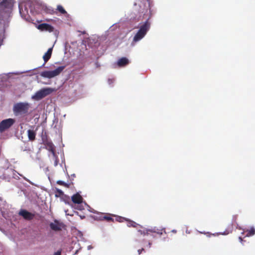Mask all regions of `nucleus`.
I'll return each instance as SVG.
<instances>
[{
  "instance_id": "nucleus-27",
  "label": "nucleus",
  "mask_w": 255,
  "mask_h": 255,
  "mask_svg": "<svg viewBox=\"0 0 255 255\" xmlns=\"http://www.w3.org/2000/svg\"><path fill=\"white\" fill-rule=\"evenodd\" d=\"M61 252L60 251H58L54 253V255H61Z\"/></svg>"
},
{
  "instance_id": "nucleus-19",
  "label": "nucleus",
  "mask_w": 255,
  "mask_h": 255,
  "mask_svg": "<svg viewBox=\"0 0 255 255\" xmlns=\"http://www.w3.org/2000/svg\"><path fill=\"white\" fill-rule=\"evenodd\" d=\"M41 139H42V142L49 139L48 138V136L47 132L44 130H42V132L41 133Z\"/></svg>"
},
{
  "instance_id": "nucleus-30",
  "label": "nucleus",
  "mask_w": 255,
  "mask_h": 255,
  "mask_svg": "<svg viewBox=\"0 0 255 255\" xmlns=\"http://www.w3.org/2000/svg\"><path fill=\"white\" fill-rule=\"evenodd\" d=\"M172 232L175 233H176V230H173L172 231Z\"/></svg>"
},
{
  "instance_id": "nucleus-21",
  "label": "nucleus",
  "mask_w": 255,
  "mask_h": 255,
  "mask_svg": "<svg viewBox=\"0 0 255 255\" xmlns=\"http://www.w3.org/2000/svg\"><path fill=\"white\" fill-rule=\"evenodd\" d=\"M57 10L61 14H66L67 12L63 8V7L61 5H58L57 6Z\"/></svg>"
},
{
  "instance_id": "nucleus-3",
  "label": "nucleus",
  "mask_w": 255,
  "mask_h": 255,
  "mask_svg": "<svg viewBox=\"0 0 255 255\" xmlns=\"http://www.w3.org/2000/svg\"><path fill=\"white\" fill-rule=\"evenodd\" d=\"M150 27V23L147 19L139 26V30L133 38L132 42H136L142 39L149 30Z\"/></svg>"
},
{
  "instance_id": "nucleus-12",
  "label": "nucleus",
  "mask_w": 255,
  "mask_h": 255,
  "mask_svg": "<svg viewBox=\"0 0 255 255\" xmlns=\"http://www.w3.org/2000/svg\"><path fill=\"white\" fill-rule=\"evenodd\" d=\"M149 232L155 233H156V234L159 235L160 236L162 235L163 234V233H164L165 234H166V233L165 232V229L164 228H162V229H159L156 228V227H154V228H151V229H146V233L148 234Z\"/></svg>"
},
{
  "instance_id": "nucleus-17",
  "label": "nucleus",
  "mask_w": 255,
  "mask_h": 255,
  "mask_svg": "<svg viewBox=\"0 0 255 255\" xmlns=\"http://www.w3.org/2000/svg\"><path fill=\"white\" fill-rule=\"evenodd\" d=\"M125 220L128 222L127 226L128 227H133L137 229L138 228V227H139L140 228H142V227L140 225L138 224L133 221L128 219H125Z\"/></svg>"
},
{
  "instance_id": "nucleus-6",
  "label": "nucleus",
  "mask_w": 255,
  "mask_h": 255,
  "mask_svg": "<svg viewBox=\"0 0 255 255\" xmlns=\"http://www.w3.org/2000/svg\"><path fill=\"white\" fill-rule=\"evenodd\" d=\"M15 122V120L11 118L2 120L0 122V132L2 133L9 128Z\"/></svg>"
},
{
  "instance_id": "nucleus-14",
  "label": "nucleus",
  "mask_w": 255,
  "mask_h": 255,
  "mask_svg": "<svg viewBox=\"0 0 255 255\" xmlns=\"http://www.w3.org/2000/svg\"><path fill=\"white\" fill-rule=\"evenodd\" d=\"M19 12L21 16V17L26 20H28L29 19V15L28 12V9L26 7H24V10H23L22 7L21 5L19 6Z\"/></svg>"
},
{
  "instance_id": "nucleus-18",
  "label": "nucleus",
  "mask_w": 255,
  "mask_h": 255,
  "mask_svg": "<svg viewBox=\"0 0 255 255\" xmlns=\"http://www.w3.org/2000/svg\"><path fill=\"white\" fill-rule=\"evenodd\" d=\"M27 135L29 140L33 141L35 139L36 133L34 130L28 129L27 130Z\"/></svg>"
},
{
  "instance_id": "nucleus-2",
  "label": "nucleus",
  "mask_w": 255,
  "mask_h": 255,
  "mask_svg": "<svg viewBox=\"0 0 255 255\" xmlns=\"http://www.w3.org/2000/svg\"><path fill=\"white\" fill-rule=\"evenodd\" d=\"M30 104L27 102H19L15 104L13 107V112L16 116L25 115L28 113Z\"/></svg>"
},
{
  "instance_id": "nucleus-29",
  "label": "nucleus",
  "mask_w": 255,
  "mask_h": 255,
  "mask_svg": "<svg viewBox=\"0 0 255 255\" xmlns=\"http://www.w3.org/2000/svg\"><path fill=\"white\" fill-rule=\"evenodd\" d=\"M239 240L240 241V242H242L243 241V239H242V237H239Z\"/></svg>"
},
{
  "instance_id": "nucleus-11",
  "label": "nucleus",
  "mask_w": 255,
  "mask_h": 255,
  "mask_svg": "<svg viewBox=\"0 0 255 255\" xmlns=\"http://www.w3.org/2000/svg\"><path fill=\"white\" fill-rule=\"evenodd\" d=\"M42 143L46 146V148L47 150L51 152L53 154H55L54 146L50 139L43 141Z\"/></svg>"
},
{
  "instance_id": "nucleus-26",
  "label": "nucleus",
  "mask_w": 255,
  "mask_h": 255,
  "mask_svg": "<svg viewBox=\"0 0 255 255\" xmlns=\"http://www.w3.org/2000/svg\"><path fill=\"white\" fill-rule=\"evenodd\" d=\"M143 1H145V0H136V2L135 3V5H136L138 4L140 6H141L140 2H141Z\"/></svg>"
},
{
  "instance_id": "nucleus-24",
  "label": "nucleus",
  "mask_w": 255,
  "mask_h": 255,
  "mask_svg": "<svg viewBox=\"0 0 255 255\" xmlns=\"http://www.w3.org/2000/svg\"><path fill=\"white\" fill-rule=\"evenodd\" d=\"M57 184L60 185H62L66 187H69V185L66 183H65L64 181L61 180H58L57 181Z\"/></svg>"
},
{
  "instance_id": "nucleus-32",
  "label": "nucleus",
  "mask_w": 255,
  "mask_h": 255,
  "mask_svg": "<svg viewBox=\"0 0 255 255\" xmlns=\"http://www.w3.org/2000/svg\"><path fill=\"white\" fill-rule=\"evenodd\" d=\"M144 1H143L141 2V3H142L143 4V5H145V3H143V2H144Z\"/></svg>"
},
{
  "instance_id": "nucleus-9",
  "label": "nucleus",
  "mask_w": 255,
  "mask_h": 255,
  "mask_svg": "<svg viewBox=\"0 0 255 255\" xmlns=\"http://www.w3.org/2000/svg\"><path fill=\"white\" fill-rule=\"evenodd\" d=\"M19 215L21 216L24 219L28 221L32 220L35 214L31 213L25 210H21L19 212Z\"/></svg>"
},
{
  "instance_id": "nucleus-1",
  "label": "nucleus",
  "mask_w": 255,
  "mask_h": 255,
  "mask_svg": "<svg viewBox=\"0 0 255 255\" xmlns=\"http://www.w3.org/2000/svg\"><path fill=\"white\" fill-rule=\"evenodd\" d=\"M14 0H0V46L5 38V29L9 26Z\"/></svg>"
},
{
  "instance_id": "nucleus-8",
  "label": "nucleus",
  "mask_w": 255,
  "mask_h": 255,
  "mask_svg": "<svg viewBox=\"0 0 255 255\" xmlns=\"http://www.w3.org/2000/svg\"><path fill=\"white\" fill-rule=\"evenodd\" d=\"M49 226L52 230L55 232L61 231L65 227L62 223L59 222L57 220H55L54 222L50 223Z\"/></svg>"
},
{
  "instance_id": "nucleus-28",
  "label": "nucleus",
  "mask_w": 255,
  "mask_h": 255,
  "mask_svg": "<svg viewBox=\"0 0 255 255\" xmlns=\"http://www.w3.org/2000/svg\"><path fill=\"white\" fill-rule=\"evenodd\" d=\"M144 251V249L142 248L141 249H139L137 251L139 255L141 254L142 252Z\"/></svg>"
},
{
  "instance_id": "nucleus-22",
  "label": "nucleus",
  "mask_w": 255,
  "mask_h": 255,
  "mask_svg": "<svg viewBox=\"0 0 255 255\" xmlns=\"http://www.w3.org/2000/svg\"><path fill=\"white\" fill-rule=\"evenodd\" d=\"M44 11L46 13L50 14H53L55 13V11L51 8L47 7H46L44 8Z\"/></svg>"
},
{
  "instance_id": "nucleus-31",
  "label": "nucleus",
  "mask_w": 255,
  "mask_h": 255,
  "mask_svg": "<svg viewBox=\"0 0 255 255\" xmlns=\"http://www.w3.org/2000/svg\"><path fill=\"white\" fill-rule=\"evenodd\" d=\"M148 245H149V248L151 247V243H148Z\"/></svg>"
},
{
  "instance_id": "nucleus-16",
  "label": "nucleus",
  "mask_w": 255,
  "mask_h": 255,
  "mask_svg": "<svg viewBox=\"0 0 255 255\" xmlns=\"http://www.w3.org/2000/svg\"><path fill=\"white\" fill-rule=\"evenodd\" d=\"M129 61L128 58L126 57H122L120 58L118 61V65L119 67H123L128 65Z\"/></svg>"
},
{
  "instance_id": "nucleus-23",
  "label": "nucleus",
  "mask_w": 255,
  "mask_h": 255,
  "mask_svg": "<svg viewBox=\"0 0 255 255\" xmlns=\"http://www.w3.org/2000/svg\"><path fill=\"white\" fill-rule=\"evenodd\" d=\"M56 194L55 196L56 197H60L63 195V192L61 190L58 188H56Z\"/></svg>"
},
{
  "instance_id": "nucleus-10",
  "label": "nucleus",
  "mask_w": 255,
  "mask_h": 255,
  "mask_svg": "<svg viewBox=\"0 0 255 255\" xmlns=\"http://www.w3.org/2000/svg\"><path fill=\"white\" fill-rule=\"evenodd\" d=\"M37 28L41 31H48L49 32L53 31L54 29L53 26L46 23L39 24L37 26Z\"/></svg>"
},
{
  "instance_id": "nucleus-4",
  "label": "nucleus",
  "mask_w": 255,
  "mask_h": 255,
  "mask_svg": "<svg viewBox=\"0 0 255 255\" xmlns=\"http://www.w3.org/2000/svg\"><path fill=\"white\" fill-rule=\"evenodd\" d=\"M65 66H61L53 71H45L41 73V76L44 78H52L59 75L65 69Z\"/></svg>"
},
{
  "instance_id": "nucleus-7",
  "label": "nucleus",
  "mask_w": 255,
  "mask_h": 255,
  "mask_svg": "<svg viewBox=\"0 0 255 255\" xmlns=\"http://www.w3.org/2000/svg\"><path fill=\"white\" fill-rule=\"evenodd\" d=\"M110 216V214H107L103 213H97L95 215H93L92 217L96 220H106L108 222H113L114 219Z\"/></svg>"
},
{
  "instance_id": "nucleus-20",
  "label": "nucleus",
  "mask_w": 255,
  "mask_h": 255,
  "mask_svg": "<svg viewBox=\"0 0 255 255\" xmlns=\"http://www.w3.org/2000/svg\"><path fill=\"white\" fill-rule=\"evenodd\" d=\"M247 236H252L255 234V229L254 227H251L250 229L247 230Z\"/></svg>"
},
{
  "instance_id": "nucleus-15",
  "label": "nucleus",
  "mask_w": 255,
  "mask_h": 255,
  "mask_svg": "<svg viewBox=\"0 0 255 255\" xmlns=\"http://www.w3.org/2000/svg\"><path fill=\"white\" fill-rule=\"evenodd\" d=\"M52 53V48H50L48 49L47 51L44 54L43 56V59L44 61V65L51 58Z\"/></svg>"
},
{
  "instance_id": "nucleus-13",
  "label": "nucleus",
  "mask_w": 255,
  "mask_h": 255,
  "mask_svg": "<svg viewBox=\"0 0 255 255\" xmlns=\"http://www.w3.org/2000/svg\"><path fill=\"white\" fill-rule=\"evenodd\" d=\"M72 202L75 204H81L83 202V198L79 193H77L71 197Z\"/></svg>"
},
{
  "instance_id": "nucleus-5",
  "label": "nucleus",
  "mask_w": 255,
  "mask_h": 255,
  "mask_svg": "<svg viewBox=\"0 0 255 255\" xmlns=\"http://www.w3.org/2000/svg\"><path fill=\"white\" fill-rule=\"evenodd\" d=\"M53 90L50 88H43L36 92L32 96V98L35 100H40L51 94Z\"/></svg>"
},
{
  "instance_id": "nucleus-25",
  "label": "nucleus",
  "mask_w": 255,
  "mask_h": 255,
  "mask_svg": "<svg viewBox=\"0 0 255 255\" xmlns=\"http://www.w3.org/2000/svg\"><path fill=\"white\" fill-rule=\"evenodd\" d=\"M146 229H144L143 230H142L141 229H138L137 230V232L138 233H139L140 235H148V234H147L146 233Z\"/></svg>"
}]
</instances>
